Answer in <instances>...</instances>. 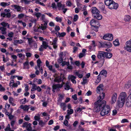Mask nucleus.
<instances>
[{
  "instance_id": "nucleus-1",
  "label": "nucleus",
  "mask_w": 131,
  "mask_h": 131,
  "mask_svg": "<svg viewBox=\"0 0 131 131\" xmlns=\"http://www.w3.org/2000/svg\"><path fill=\"white\" fill-rule=\"evenodd\" d=\"M105 97V94L103 93L97 97V101L94 103V111L96 112H99L102 109L101 111V115L102 116L110 114L111 109L110 106L106 105V101L103 100Z\"/></svg>"
},
{
  "instance_id": "nucleus-2",
  "label": "nucleus",
  "mask_w": 131,
  "mask_h": 131,
  "mask_svg": "<svg viewBox=\"0 0 131 131\" xmlns=\"http://www.w3.org/2000/svg\"><path fill=\"white\" fill-rule=\"evenodd\" d=\"M127 95L125 92H121L119 94L118 98L117 105L119 107H122L124 105L126 99Z\"/></svg>"
},
{
  "instance_id": "nucleus-3",
  "label": "nucleus",
  "mask_w": 131,
  "mask_h": 131,
  "mask_svg": "<svg viewBox=\"0 0 131 131\" xmlns=\"http://www.w3.org/2000/svg\"><path fill=\"white\" fill-rule=\"evenodd\" d=\"M105 4L108 6V8L111 9H116L118 6V4L115 3L113 0L105 1Z\"/></svg>"
},
{
  "instance_id": "nucleus-4",
  "label": "nucleus",
  "mask_w": 131,
  "mask_h": 131,
  "mask_svg": "<svg viewBox=\"0 0 131 131\" xmlns=\"http://www.w3.org/2000/svg\"><path fill=\"white\" fill-rule=\"evenodd\" d=\"M62 74H60L59 73L58 74L57 73H56L53 75L54 79L50 78V79L52 82H54L59 83L62 81Z\"/></svg>"
},
{
  "instance_id": "nucleus-5",
  "label": "nucleus",
  "mask_w": 131,
  "mask_h": 131,
  "mask_svg": "<svg viewBox=\"0 0 131 131\" xmlns=\"http://www.w3.org/2000/svg\"><path fill=\"white\" fill-rule=\"evenodd\" d=\"M124 48L127 51L131 52V39L126 42L125 46Z\"/></svg>"
},
{
  "instance_id": "nucleus-6",
  "label": "nucleus",
  "mask_w": 131,
  "mask_h": 131,
  "mask_svg": "<svg viewBox=\"0 0 131 131\" xmlns=\"http://www.w3.org/2000/svg\"><path fill=\"white\" fill-rule=\"evenodd\" d=\"M113 38V36L112 34H107L104 35L103 37L104 39L108 41H112Z\"/></svg>"
},
{
  "instance_id": "nucleus-7",
  "label": "nucleus",
  "mask_w": 131,
  "mask_h": 131,
  "mask_svg": "<svg viewBox=\"0 0 131 131\" xmlns=\"http://www.w3.org/2000/svg\"><path fill=\"white\" fill-rule=\"evenodd\" d=\"M11 6L14 8V10L17 12H21L23 10V7L18 5H13Z\"/></svg>"
},
{
  "instance_id": "nucleus-8",
  "label": "nucleus",
  "mask_w": 131,
  "mask_h": 131,
  "mask_svg": "<svg viewBox=\"0 0 131 131\" xmlns=\"http://www.w3.org/2000/svg\"><path fill=\"white\" fill-rule=\"evenodd\" d=\"M48 46V43L45 41H43L42 44L39 49V50L40 51H42L44 49H46Z\"/></svg>"
},
{
  "instance_id": "nucleus-9",
  "label": "nucleus",
  "mask_w": 131,
  "mask_h": 131,
  "mask_svg": "<svg viewBox=\"0 0 131 131\" xmlns=\"http://www.w3.org/2000/svg\"><path fill=\"white\" fill-rule=\"evenodd\" d=\"M103 85L102 84H100L97 88L96 92L99 94H101L99 96L102 95L103 93H105L103 92Z\"/></svg>"
},
{
  "instance_id": "nucleus-10",
  "label": "nucleus",
  "mask_w": 131,
  "mask_h": 131,
  "mask_svg": "<svg viewBox=\"0 0 131 131\" xmlns=\"http://www.w3.org/2000/svg\"><path fill=\"white\" fill-rule=\"evenodd\" d=\"M62 85L64 84V87L65 90H69L70 89H71V84L70 82L67 81L66 83H64L63 82H62Z\"/></svg>"
},
{
  "instance_id": "nucleus-11",
  "label": "nucleus",
  "mask_w": 131,
  "mask_h": 131,
  "mask_svg": "<svg viewBox=\"0 0 131 131\" xmlns=\"http://www.w3.org/2000/svg\"><path fill=\"white\" fill-rule=\"evenodd\" d=\"M22 126L23 127H26L28 131H31L32 129V128L31 127V124L27 122L24 123Z\"/></svg>"
},
{
  "instance_id": "nucleus-12",
  "label": "nucleus",
  "mask_w": 131,
  "mask_h": 131,
  "mask_svg": "<svg viewBox=\"0 0 131 131\" xmlns=\"http://www.w3.org/2000/svg\"><path fill=\"white\" fill-rule=\"evenodd\" d=\"M37 67L38 69L40 71L41 74H42L43 73V70L41 67V65L42 63V62L40 59H38L37 60Z\"/></svg>"
},
{
  "instance_id": "nucleus-13",
  "label": "nucleus",
  "mask_w": 131,
  "mask_h": 131,
  "mask_svg": "<svg viewBox=\"0 0 131 131\" xmlns=\"http://www.w3.org/2000/svg\"><path fill=\"white\" fill-rule=\"evenodd\" d=\"M90 25L92 26H99V22L98 21H95L94 19H92L90 22Z\"/></svg>"
},
{
  "instance_id": "nucleus-14",
  "label": "nucleus",
  "mask_w": 131,
  "mask_h": 131,
  "mask_svg": "<svg viewBox=\"0 0 131 131\" xmlns=\"http://www.w3.org/2000/svg\"><path fill=\"white\" fill-rule=\"evenodd\" d=\"M62 87V83L61 84H57L53 85L52 86V91L54 92V90L57 89L59 88H61Z\"/></svg>"
},
{
  "instance_id": "nucleus-15",
  "label": "nucleus",
  "mask_w": 131,
  "mask_h": 131,
  "mask_svg": "<svg viewBox=\"0 0 131 131\" xmlns=\"http://www.w3.org/2000/svg\"><path fill=\"white\" fill-rule=\"evenodd\" d=\"M105 52L99 51L97 55V57L99 59H101L104 58Z\"/></svg>"
},
{
  "instance_id": "nucleus-16",
  "label": "nucleus",
  "mask_w": 131,
  "mask_h": 131,
  "mask_svg": "<svg viewBox=\"0 0 131 131\" xmlns=\"http://www.w3.org/2000/svg\"><path fill=\"white\" fill-rule=\"evenodd\" d=\"M68 78L69 79L71 80L73 83L75 84L76 83V81L75 80L76 77L75 76L73 75H69L68 76Z\"/></svg>"
},
{
  "instance_id": "nucleus-17",
  "label": "nucleus",
  "mask_w": 131,
  "mask_h": 131,
  "mask_svg": "<svg viewBox=\"0 0 131 131\" xmlns=\"http://www.w3.org/2000/svg\"><path fill=\"white\" fill-rule=\"evenodd\" d=\"M117 96V94L116 93H114L112 97V103L114 104L116 101Z\"/></svg>"
},
{
  "instance_id": "nucleus-18",
  "label": "nucleus",
  "mask_w": 131,
  "mask_h": 131,
  "mask_svg": "<svg viewBox=\"0 0 131 131\" xmlns=\"http://www.w3.org/2000/svg\"><path fill=\"white\" fill-rule=\"evenodd\" d=\"M29 105H21L20 106V108L24 111H28L29 108Z\"/></svg>"
},
{
  "instance_id": "nucleus-19",
  "label": "nucleus",
  "mask_w": 131,
  "mask_h": 131,
  "mask_svg": "<svg viewBox=\"0 0 131 131\" xmlns=\"http://www.w3.org/2000/svg\"><path fill=\"white\" fill-rule=\"evenodd\" d=\"M57 38H55L53 40V42L52 45H53V48L54 49L56 48L57 47Z\"/></svg>"
},
{
  "instance_id": "nucleus-20",
  "label": "nucleus",
  "mask_w": 131,
  "mask_h": 131,
  "mask_svg": "<svg viewBox=\"0 0 131 131\" xmlns=\"http://www.w3.org/2000/svg\"><path fill=\"white\" fill-rule=\"evenodd\" d=\"M9 102L12 106H15L16 105V104L14 102V99L11 97H9Z\"/></svg>"
},
{
  "instance_id": "nucleus-21",
  "label": "nucleus",
  "mask_w": 131,
  "mask_h": 131,
  "mask_svg": "<svg viewBox=\"0 0 131 131\" xmlns=\"http://www.w3.org/2000/svg\"><path fill=\"white\" fill-rule=\"evenodd\" d=\"M99 59V60L98 61V65L99 67H101L103 66L104 63L105 59L104 58H103L102 59Z\"/></svg>"
},
{
  "instance_id": "nucleus-22",
  "label": "nucleus",
  "mask_w": 131,
  "mask_h": 131,
  "mask_svg": "<svg viewBox=\"0 0 131 131\" xmlns=\"http://www.w3.org/2000/svg\"><path fill=\"white\" fill-rule=\"evenodd\" d=\"M94 17L97 19L98 20H101L102 18V16L99 13H98L97 14H96L95 15H93Z\"/></svg>"
},
{
  "instance_id": "nucleus-23",
  "label": "nucleus",
  "mask_w": 131,
  "mask_h": 131,
  "mask_svg": "<svg viewBox=\"0 0 131 131\" xmlns=\"http://www.w3.org/2000/svg\"><path fill=\"white\" fill-rule=\"evenodd\" d=\"M68 55V53L66 52H61L59 54L60 57H62L64 58L66 57Z\"/></svg>"
},
{
  "instance_id": "nucleus-24",
  "label": "nucleus",
  "mask_w": 131,
  "mask_h": 131,
  "mask_svg": "<svg viewBox=\"0 0 131 131\" xmlns=\"http://www.w3.org/2000/svg\"><path fill=\"white\" fill-rule=\"evenodd\" d=\"M6 28L4 27H0V30L2 34L5 35L6 34Z\"/></svg>"
},
{
  "instance_id": "nucleus-25",
  "label": "nucleus",
  "mask_w": 131,
  "mask_h": 131,
  "mask_svg": "<svg viewBox=\"0 0 131 131\" xmlns=\"http://www.w3.org/2000/svg\"><path fill=\"white\" fill-rule=\"evenodd\" d=\"M47 25L44 24H41L40 26H39V27L38 28V31L39 29H41L42 30H44L47 28Z\"/></svg>"
},
{
  "instance_id": "nucleus-26",
  "label": "nucleus",
  "mask_w": 131,
  "mask_h": 131,
  "mask_svg": "<svg viewBox=\"0 0 131 131\" xmlns=\"http://www.w3.org/2000/svg\"><path fill=\"white\" fill-rule=\"evenodd\" d=\"M10 3L8 2V3L2 2L0 3V5L3 7H5L7 6H8L10 4Z\"/></svg>"
},
{
  "instance_id": "nucleus-27",
  "label": "nucleus",
  "mask_w": 131,
  "mask_h": 131,
  "mask_svg": "<svg viewBox=\"0 0 131 131\" xmlns=\"http://www.w3.org/2000/svg\"><path fill=\"white\" fill-rule=\"evenodd\" d=\"M112 54L110 53L105 52L104 56L107 58L110 59L112 57Z\"/></svg>"
},
{
  "instance_id": "nucleus-28",
  "label": "nucleus",
  "mask_w": 131,
  "mask_h": 131,
  "mask_svg": "<svg viewBox=\"0 0 131 131\" xmlns=\"http://www.w3.org/2000/svg\"><path fill=\"white\" fill-rule=\"evenodd\" d=\"M23 65L24 66L23 68L24 69H29V62L28 61H26L24 63Z\"/></svg>"
},
{
  "instance_id": "nucleus-29",
  "label": "nucleus",
  "mask_w": 131,
  "mask_h": 131,
  "mask_svg": "<svg viewBox=\"0 0 131 131\" xmlns=\"http://www.w3.org/2000/svg\"><path fill=\"white\" fill-rule=\"evenodd\" d=\"M125 100L126 104L127 106L128 107L131 106V100L127 97Z\"/></svg>"
},
{
  "instance_id": "nucleus-30",
  "label": "nucleus",
  "mask_w": 131,
  "mask_h": 131,
  "mask_svg": "<svg viewBox=\"0 0 131 131\" xmlns=\"http://www.w3.org/2000/svg\"><path fill=\"white\" fill-rule=\"evenodd\" d=\"M131 85V80H129L125 85V88L128 89Z\"/></svg>"
},
{
  "instance_id": "nucleus-31",
  "label": "nucleus",
  "mask_w": 131,
  "mask_h": 131,
  "mask_svg": "<svg viewBox=\"0 0 131 131\" xmlns=\"http://www.w3.org/2000/svg\"><path fill=\"white\" fill-rule=\"evenodd\" d=\"M105 46L108 48H110L112 46V44L109 41H105L103 43Z\"/></svg>"
},
{
  "instance_id": "nucleus-32",
  "label": "nucleus",
  "mask_w": 131,
  "mask_h": 131,
  "mask_svg": "<svg viewBox=\"0 0 131 131\" xmlns=\"http://www.w3.org/2000/svg\"><path fill=\"white\" fill-rule=\"evenodd\" d=\"M76 75H77L80 78H82L83 76V74L81 73L80 70L78 71L75 72Z\"/></svg>"
},
{
  "instance_id": "nucleus-33",
  "label": "nucleus",
  "mask_w": 131,
  "mask_h": 131,
  "mask_svg": "<svg viewBox=\"0 0 131 131\" xmlns=\"http://www.w3.org/2000/svg\"><path fill=\"white\" fill-rule=\"evenodd\" d=\"M56 34L57 36L58 37H64L66 35V33L64 32L60 33L59 32H57L56 33Z\"/></svg>"
},
{
  "instance_id": "nucleus-34",
  "label": "nucleus",
  "mask_w": 131,
  "mask_h": 131,
  "mask_svg": "<svg viewBox=\"0 0 131 131\" xmlns=\"http://www.w3.org/2000/svg\"><path fill=\"white\" fill-rule=\"evenodd\" d=\"M25 39H27L28 40V43L29 45H32V44L33 43V42H34L35 41H34L32 40V38H28L27 37H26L25 38Z\"/></svg>"
},
{
  "instance_id": "nucleus-35",
  "label": "nucleus",
  "mask_w": 131,
  "mask_h": 131,
  "mask_svg": "<svg viewBox=\"0 0 131 131\" xmlns=\"http://www.w3.org/2000/svg\"><path fill=\"white\" fill-rule=\"evenodd\" d=\"M92 12L93 14V15H95L96 14L99 12V11L95 7H94L92 8Z\"/></svg>"
},
{
  "instance_id": "nucleus-36",
  "label": "nucleus",
  "mask_w": 131,
  "mask_h": 131,
  "mask_svg": "<svg viewBox=\"0 0 131 131\" xmlns=\"http://www.w3.org/2000/svg\"><path fill=\"white\" fill-rule=\"evenodd\" d=\"M60 106L61 107L64 111L66 109V105L65 103H61L60 104Z\"/></svg>"
},
{
  "instance_id": "nucleus-37",
  "label": "nucleus",
  "mask_w": 131,
  "mask_h": 131,
  "mask_svg": "<svg viewBox=\"0 0 131 131\" xmlns=\"http://www.w3.org/2000/svg\"><path fill=\"white\" fill-rule=\"evenodd\" d=\"M57 6L59 8H63L65 7L64 5H62L60 2L58 3L57 4Z\"/></svg>"
},
{
  "instance_id": "nucleus-38",
  "label": "nucleus",
  "mask_w": 131,
  "mask_h": 131,
  "mask_svg": "<svg viewBox=\"0 0 131 131\" xmlns=\"http://www.w3.org/2000/svg\"><path fill=\"white\" fill-rule=\"evenodd\" d=\"M107 73V72L105 70H102L100 73V74L104 75L106 77Z\"/></svg>"
},
{
  "instance_id": "nucleus-39",
  "label": "nucleus",
  "mask_w": 131,
  "mask_h": 131,
  "mask_svg": "<svg viewBox=\"0 0 131 131\" xmlns=\"http://www.w3.org/2000/svg\"><path fill=\"white\" fill-rule=\"evenodd\" d=\"M113 43L115 46H117L119 44L118 40V39H116L113 42Z\"/></svg>"
},
{
  "instance_id": "nucleus-40",
  "label": "nucleus",
  "mask_w": 131,
  "mask_h": 131,
  "mask_svg": "<svg viewBox=\"0 0 131 131\" xmlns=\"http://www.w3.org/2000/svg\"><path fill=\"white\" fill-rule=\"evenodd\" d=\"M17 56L22 60L24 59L25 57V55L21 53L18 54Z\"/></svg>"
},
{
  "instance_id": "nucleus-41",
  "label": "nucleus",
  "mask_w": 131,
  "mask_h": 131,
  "mask_svg": "<svg viewBox=\"0 0 131 131\" xmlns=\"http://www.w3.org/2000/svg\"><path fill=\"white\" fill-rule=\"evenodd\" d=\"M61 65L62 66H63L65 65H68V64H69V61H68L67 62H66L65 61H62V62L61 63Z\"/></svg>"
},
{
  "instance_id": "nucleus-42",
  "label": "nucleus",
  "mask_w": 131,
  "mask_h": 131,
  "mask_svg": "<svg viewBox=\"0 0 131 131\" xmlns=\"http://www.w3.org/2000/svg\"><path fill=\"white\" fill-rule=\"evenodd\" d=\"M66 4L67 6L69 7H71L72 5V3L70 0H67Z\"/></svg>"
},
{
  "instance_id": "nucleus-43",
  "label": "nucleus",
  "mask_w": 131,
  "mask_h": 131,
  "mask_svg": "<svg viewBox=\"0 0 131 131\" xmlns=\"http://www.w3.org/2000/svg\"><path fill=\"white\" fill-rule=\"evenodd\" d=\"M55 20L57 22H61L62 20V18L58 16L55 18Z\"/></svg>"
},
{
  "instance_id": "nucleus-44",
  "label": "nucleus",
  "mask_w": 131,
  "mask_h": 131,
  "mask_svg": "<svg viewBox=\"0 0 131 131\" xmlns=\"http://www.w3.org/2000/svg\"><path fill=\"white\" fill-rule=\"evenodd\" d=\"M15 122V121H12L11 122L10 124L12 126V128L13 129H15L16 128L14 126V125Z\"/></svg>"
},
{
  "instance_id": "nucleus-45",
  "label": "nucleus",
  "mask_w": 131,
  "mask_h": 131,
  "mask_svg": "<svg viewBox=\"0 0 131 131\" xmlns=\"http://www.w3.org/2000/svg\"><path fill=\"white\" fill-rule=\"evenodd\" d=\"M130 19V17L129 16L126 15L125 16L124 18V20L126 21H129Z\"/></svg>"
},
{
  "instance_id": "nucleus-46",
  "label": "nucleus",
  "mask_w": 131,
  "mask_h": 131,
  "mask_svg": "<svg viewBox=\"0 0 131 131\" xmlns=\"http://www.w3.org/2000/svg\"><path fill=\"white\" fill-rule=\"evenodd\" d=\"M11 57L13 59V61L15 62L16 61V59L17 58V56L14 54L12 55H11Z\"/></svg>"
},
{
  "instance_id": "nucleus-47",
  "label": "nucleus",
  "mask_w": 131,
  "mask_h": 131,
  "mask_svg": "<svg viewBox=\"0 0 131 131\" xmlns=\"http://www.w3.org/2000/svg\"><path fill=\"white\" fill-rule=\"evenodd\" d=\"M20 2L22 3H24L26 4H28L30 2V1L28 0H21Z\"/></svg>"
},
{
  "instance_id": "nucleus-48",
  "label": "nucleus",
  "mask_w": 131,
  "mask_h": 131,
  "mask_svg": "<svg viewBox=\"0 0 131 131\" xmlns=\"http://www.w3.org/2000/svg\"><path fill=\"white\" fill-rule=\"evenodd\" d=\"M34 15L36 16L37 17V19H38L41 16V15L40 13L35 12V13Z\"/></svg>"
},
{
  "instance_id": "nucleus-49",
  "label": "nucleus",
  "mask_w": 131,
  "mask_h": 131,
  "mask_svg": "<svg viewBox=\"0 0 131 131\" xmlns=\"http://www.w3.org/2000/svg\"><path fill=\"white\" fill-rule=\"evenodd\" d=\"M83 81L82 82V84H86L88 82V79L86 78H83Z\"/></svg>"
},
{
  "instance_id": "nucleus-50",
  "label": "nucleus",
  "mask_w": 131,
  "mask_h": 131,
  "mask_svg": "<svg viewBox=\"0 0 131 131\" xmlns=\"http://www.w3.org/2000/svg\"><path fill=\"white\" fill-rule=\"evenodd\" d=\"M26 99L25 98H24V99L20 100V103L22 104H25L26 103Z\"/></svg>"
},
{
  "instance_id": "nucleus-51",
  "label": "nucleus",
  "mask_w": 131,
  "mask_h": 131,
  "mask_svg": "<svg viewBox=\"0 0 131 131\" xmlns=\"http://www.w3.org/2000/svg\"><path fill=\"white\" fill-rule=\"evenodd\" d=\"M25 117L24 119L26 121H28L30 119V116H28L27 115H25Z\"/></svg>"
},
{
  "instance_id": "nucleus-52",
  "label": "nucleus",
  "mask_w": 131,
  "mask_h": 131,
  "mask_svg": "<svg viewBox=\"0 0 131 131\" xmlns=\"http://www.w3.org/2000/svg\"><path fill=\"white\" fill-rule=\"evenodd\" d=\"M32 46L34 49H36L37 47V43L35 41L33 42L32 45H31Z\"/></svg>"
},
{
  "instance_id": "nucleus-53",
  "label": "nucleus",
  "mask_w": 131,
  "mask_h": 131,
  "mask_svg": "<svg viewBox=\"0 0 131 131\" xmlns=\"http://www.w3.org/2000/svg\"><path fill=\"white\" fill-rule=\"evenodd\" d=\"M25 15L23 13H21L19 14L18 16V17L19 19H21L24 17Z\"/></svg>"
},
{
  "instance_id": "nucleus-54",
  "label": "nucleus",
  "mask_w": 131,
  "mask_h": 131,
  "mask_svg": "<svg viewBox=\"0 0 131 131\" xmlns=\"http://www.w3.org/2000/svg\"><path fill=\"white\" fill-rule=\"evenodd\" d=\"M35 119L37 121H39L40 119V115L39 116H34Z\"/></svg>"
},
{
  "instance_id": "nucleus-55",
  "label": "nucleus",
  "mask_w": 131,
  "mask_h": 131,
  "mask_svg": "<svg viewBox=\"0 0 131 131\" xmlns=\"http://www.w3.org/2000/svg\"><path fill=\"white\" fill-rule=\"evenodd\" d=\"M5 90V89L2 86L1 84H0V92H4Z\"/></svg>"
},
{
  "instance_id": "nucleus-56",
  "label": "nucleus",
  "mask_w": 131,
  "mask_h": 131,
  "mask_svg": "<svg viewBox=\"0 0 131 131\" xmlns=\"http://www.w3.org/2000/svg\"><path fill=\"white\" fill-rule=\"evenodd\" d=\"M101 80V78L100 77H98L97 78L95 82V84L96 85L98 83H99Z\"/></svg>"
},
{
  "instance_id": "nucleus-57",
  "label": "nucleus",
  "mask_w": 131,
  "mask_h": 131,
  "mask_svg": "<svg viewBox=\"0 0 131 131\" xmlns=\"http://www.w3.org/2000/svg\"><path fill=\"white\" fill-rule=\"evenodd\" d=\"M1 24L3 26V27H5L7 26V25L8 24V23L4 22H3L1 23Z\"/></svg>"
},
{
  "instance_id": "nucleus-58",
  "label": "nucleus",
  "mask_w": 131,
  "mask_h": 131,
  "mask_svg": "<svg viewBox=\"0 0 131 131\" xmlns=\"http://www.w3.org/2000/svg\"><path fill=\"white\" fill-rule=\"evenodd\" d=\"M67 113H68L70 115L73 113V111L72 109H70V110H68L67 111Z\"/></svg>"
},
{
  "instance_id": "nucleus-59",
  "label": "nucleus",
  "mask_w": 131,
  "mask_h": 131,
  "mask_svg": "<svg viewBox=\"0 0 131 131\" xmlns=\"http://www.w3.org/2000/svg\"><path fill=\"white\" fill-rule=\"evenodd\" d=\"M63 98V96L62 95H60L59 96L58 100V101L60 102L62 101Z\"/></svg>"
},
{
  "instance_id": "nucleus-60",
  "label": "nucleus",
  "mask_w": 131,
  "mask_h": 131,
  "mask_svg": "<svg viewBox=\"0 0 131 131\" xmlns=\"http://www.w3.org/2000/svg\"><path fill=\"white\" fill-rule=\"evenodd\" d=\"M10 129V125L9 124H8L6 128L5 129V131H8Z\"/></svg>"
},
{
  "instance_id": "nucleus-61",
  "label": "nucleus",
  "mask_w": 131,
  "mask_h": 131,
  "mask_svg": "<svg viewBox=\"0 0 131 131\" xmlns=\"http://www.w3.org/2000/svg\"><path fill=\"white\" fill-rule=\"evenodd\" d=\"M78 17L77 15H75L73 18V20L74 21H76L78 19Z\"/></svg>"
},
{
  "instance_id": "nucleus-62",
  "label": "nucleus",
  "mask_w": 131,
  "mask_h": 131,
  "mask_svg": "<svg viewBox=\"0 0 131 131\" xmlns=\"http://www.w3.org/2000/svg\"><path fill=\"white\" fill-rule=\"evenodd\" d=\"M29 21L31 22V23L33 24V23H36L37 21V20L36 19H33L30 20Z\"/></svg>"
},
{
  "instance_id": "nucleus-63",
  "label": "nucleus",
  "mask_w": 131,
  "mask_h": 131,
  "mask_svg": "<svg viewBox=\"0 0 131 131\" xmlns=\"http://www.w3.org/2000/svg\"><path fill=\"white\" fill-rule=\"evenodd\" d=\"M10 120H11L14 118V116L12 115V113H11V114H10V115L8 116Z\"/></svg>"
},
{
  "instance_id": "nucleus-64",
  "label": "nucleus",
  "mask_w": 131,
  "mask_h": 131,
  "mask_svg": "<svg viewBox=\"0 0 131 131\" xmlns=\"http://www.w3.org/2000/svg\"><path fill=\"white\" fill-rule=\"evenodd\" d=\"M14 35V33L13 32H10L8 34V36L10 37H12Z\"/></svg>"
}]
</instances>
